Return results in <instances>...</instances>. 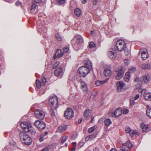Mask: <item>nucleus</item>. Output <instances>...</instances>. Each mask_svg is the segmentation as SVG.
Here are the masks:
<instances>
[{"label": "nucleus", "mask_w": 151, "mask_h": 151, "mask_svg": "<svg viewBox=\"0 0 151 151\" xmlns=\"http://www.w3.org/2000/svg\"><path fill=\"white\" fill-rule=\"evenodd\" d=\"M83 42V39L80 35L75 36L71 40V43L74 49L78 50L79 49L81 44Z\"/></svg>", "instance_id": "1"}, {"label": "nucleus", "mask_w": 151, "mask_h": 151, "mask_svg": "<svg viewBox=\"0 0 151 151\" xmlns=\"http://www.w3.org/2000/svg\"><path fill=\"white\" fill-rule=\"evenodd\" d=\"M19 136L20 140L23 143L27 145H30L32 144V139L26 133L21 132L19 133Z\"/></svg>", "instance_id": "2"}, {"label": "nucleus", "mask_w": 151, "mask_h": 151, "mask_svg": "<svg viewBox=\"0 0 151 151\" xmlns=\"http://www.w3.org/2000/svg\"><path fill=\"white\" fill-rule=\"evenodd\" d=\"M90 72V69L86 66H82L79 68L78 70V75L81 77H84Z\"/></svg>", "instance_id": "3"}, {"label": "nucleus", "mask_w": 151, "mask_h": 151, "mask_svg": "<svg viewBox=\"0 0 151 151\" xmlns=\"http://www.w3.org/2000/svg\"><path fill=\"white\" fill-rule=\"evenodd\" d=\"M126 47L125 42L122 40H119L117 42L114 48L116 50L119 51H121L123 50L124 47Z\"/></svg>", "instance_id": "4"}, {"label": "nucleus", "mask_w": 151, "mask_h": 151, "mask_svg": "<svg viewBox=\"0 0 151 151\" xmlns=\"http://www.w3.org/2000/svg\"><path fill=\"white\" fill-rule=\"evenodd\" d=\"M49 103L52 108H57L58 104V99L55 96H51L49 99Z\"/></svg>", "instance_id": "5"}, {"label": "nucleus", "mask_w": 151, "mask_h": 151, "mask_svg": "<svg viewBox=\"0 0 151 151\" xmlns=\"http://www.w3.org/2000/svg\"><path fill=\"white\" fill-rule=\"evenodd\" d=\"M35 126L40 130H43L46 128L45 123L42 121L36 120L34 122Z\"/></svg>", "instance_id": "6"}, {"label": "nucleus", "mask_w": 151, "mask_h": 151, "mask_svg": "<svg viewBox=\"0 0 151 151\" xmlns=\"http://www.w3.org/2000/svg\"><path fill=\"white\" fill-rule=\"evenodd\" d=\"M64 116L67 119H70L74 116V112L72 109L68 108L67 110L65 111Z\"/></svg>", "instance_id": "7"}, {"label": "nucleus", "mask_w": 151, "mask_h": 151, "mask_svg": "<svg viewBox=\"0 0 151 151\" xmlns=\"http://www.w3.org/2000/svg\"><path fill=\"white\" fill-rule=\"evenodd\" d=\"M132 147L131 143L129 141H127L125 143L122 144L120 151H128Z\"/></svg>", "instance_id": "8"}, {"label": "nucleus", "mask_w": 151, "mask_h": 151, "mask_svg": "<svg viewBox=\"0 0 151 151\" xmlns=\"http://www.w3.org/2000/svg\"><path fill=\"white\" fill-rule=\"evenodd\" d=\"M124 68L123 66L120 67L118 69L117 71L115 70L116 72H117V75L116 76L115 78L117 80L121 79L124 74Z\"/></svg>", "instance_id": "9"}, {"label": "nucleus", "mask_w": 151, "mask_h": 151, "mask_svg": "<svg viewBox=\"0 0 151 151\" xmlns=\"http://www.w3.org/2000/svg\"><path fill=\"white\" fill-rule=\"evenodd\" d=\"M35 114L37 118L40 120L44 119L45 116L44 113L42 111L37 109L35 112Z\"/></svg>", "instance_id": "10"}, {"label": "nucleus", "mask_w": 151, "mask_h": 151, "mask_svg": "<svg viewBox=\"0 0 151 151\" xmlns=\"http://www.w3.org/2000/svg\"><path fill=\"white\" fill-rule=\"evenodd\" d=\"M63 73V70L61 67H57L54 70V74L56 76L61 78Z\"/></svg>", "instance_id": "11"}, {"label": "nucleus", "mask_w": 151, "mask_h": 151, "mask_svg": "<svg viewBox=\"0 0 151 151\" xmlns=\"http://www.w3.org/2000/svg\"><path fill=\"white\" fill-rule=\"evenodd\" d=\"M79 81L81 84V88L82 91L85 93H87L88 92V88L86 83L81 79Z\"/></svg>", "instance_id": "12"}, {"label": "nucleus", "mask_w": 151, "mask_h": 151, "mask_svg": "<svg viewBox=\"0 0 151 151\" xmlns=\"http://www.w3.org/2000/svg\"><path fill=\"white\" fill-rule=\"evenodd\" d=\"M140 53L141 54L142 58L144 60H146L148 58L149 55L146 49H141L139 52L138 55Z\"/></svg>", "instance_id": "13"}, {"label": "nucleus", "mask_w": 151, "mask_h": 151, "mask_svg": "<svg viewBox=\"0 0 151 151\" xmlns=\"http://www.w3.org/2000/svg\"><path fill=\"white\" fill-rule=\"evenodd\" d=\"M116 85L117 86L118 91L120 92L122 90L125 84L123 81H119L116 83Z\"/></svg>", "instance_id": "14"}, {"label": "nucleus", "mask_w": 151, "mask_h": 151, "mask_svg": "<svg viewBox=\"0 0 151 151\" xmlns=\"http://www.w3.org/2000/svg\"><path fill=\"white\" fill-rule=\"evenodd\" d=\"M140 127L142 129L143 132H147L150 130L148 125L145 124L144 123H142L140 124Z\"/></svg>", "instance_id": "15"}, {"label": "nucleus", "mask_w": 151, "mask_h": 151, "mask_svg": "<svg viewBox=\"0 0 151 151\" xmlns=\"http://www.w3.org/2000/svg\"><path fill=\"white\" fill-rule=\"evenodd\" d=\"M130 72H127L124 76V79L126 82H128L129 81L130 77V72H131L132 71H135L136 70V69L135 68L133 67L131 69H129Z\"/></svg>", "instance_id": "16"}, {"label": "nucleus", "mask_w": 151, "mask_h": 151, "mask_svg": "<svg viewBox=\"0 0 151 151\" xmlns=\"http://www.w3.org/2000/svg\"><path fill=\"white\" fill-rule=\"evenodd\" d=\"M31 124L28 122H24L21 123L20 125L21 127L24 130L28 129L29 126L31 125Z\"/></svg>", "instance_id": "17"}, {"label": "nucleus", "mask_w": 151, "mask_h": 151, "mask_svg": "<svg viewBox=\"0 0 151 151\" xmlns=\"http://www.w3.org/2000/svg\"><path fill=\"white\" fill-rule=\"evenodd\" d=\"M40 23V22H39L37 24V26L38 28V32H40V33L46 32L47 31V28L42 27V26H40L39 24Z\"/></svg>", "instance_id": "18"}, {"label": "nucleus", "mask_w": 151, "mask_h": 151, "mask_svg": "<svg viewBox=\"0 0 151 151\" xmlns=\"http://www.w3.org/2000/svg\"><path fill=\"white\" fill-rule=\"evenodd\" d=\"M63 53L62 52L61 50L58 49L56 51V52L54 56V58L55 59L57 58H60L63 56Z\"/></svg>", "instance_id": "19"}, {"label": "nucleus", "mask_w": 151, "mask_h": 151, "mask_svg": "<svg viewBox=\"0 0 151 151\" xmlns=\"http://www.w3.org/2000/svg\"><path fill=\"white\" fill-rule=\"evenodd\" d=\"M122 113L121 109L120 108H118L114 111V114L112 113V116L118 117Z\"/></svg>", "instance_id": "20"}, {"label": "nucleus", "mask_w": 151, "mask_h": 151, "mask_svg": "<svg viewBox=\"0 0 151 151\" xmlns=\"http://www.w3.org/2000/svg\"><path fill=\"white\" fill-rule=\"evenodd\" d=\"M27 130L28 132L32 135H35L36 133V131L35 128L32 127L31 124Z\"/></svg>", "instance_id": "21"}, {"label": "nucleus", "mask_w": 151, "mask_h": 151, "mask_svg": "<svg viewBox=\"0 0 151 151\" xmlns=\"http://www.w3.org/2000/svg\"><path fill=\"white\" fill-rule=\"evenodd\" d=\"M68 126L66 125L60 126L58 127L57 132L59 133L63 132L66 130Z\"/></svg>", "instance_id": "22"}, {"label": "nucleus", "mask_w": 151, "mask_h": 151, "mask_svg": "<svg viewBox=\"0 0 151 151\" xmlns=\"http://www.w3.org/2000/svg\"><path fill=\"white\" fill-rule=\"evenodd\" d=\"M108 57L110 58L114 59L115 58L116 54L115 53L114 51H109L108 54Z\"/></svg>", "instance_id": "23"}, {"label": "nucleus", "mask_w": 151, "mask_h": 151, "mask_svg": "<svg viewBox=\"0 0 151 151\" xmlns=\"http://www.w3.org/2000/svg\"><path fill=\"white\" fill-rule=\"evenodd\" d=\"M109 80V79L107 78L105 80L103 81H97L95 82V84L97 86H99L100 85L106 83Z\"/></svg>", "instance_id": "24"}, {"label": "nucleus", "mask_w": 151, "mask_h": 151, "mask_svg": "<svg viewBox=\"0 0 151 151\" xmlns=\"http://www.w3.org/2000/svg\"><path fill=\"white\" fill-rule=\"evenodd\" d=\"M145 100L151 101V93H147L145 95Z\"/></svg>", "instance_id": "25"}, {"label": "nucleus", "mask_w": 151, "mask_h": 151, "mask_svg": "<svg viewBox=\"0 0 151 151\" xmlns=\"http://www.w3.org/2000/svg\"><path fill=\"white\" fill-rule=\"evenodd\" d=\"M141 67L144 70L150 69L151 68L150 65L148 63H144L142 65Z\"/></svg>", "instance_id": "26"}, {"label": "nucleus", "mask_w": 151, "mask_h": 151, "mask_svg": "<svg viewBox=\"0 0 151 151\" xmlns=\"http://www.w3.org/2000/svg\"><path fill=\"white\" fill-rule=\"evenodd\" d=\"M111 71L110 69L107 68L105 69L104 70V73L106 76L107 77L109 76L111 74Z\"/></svg>", "instance_id": "27"}, {"label": "nucleus", "mask_w": 151, "mask_h": 151, "mask_svg": "<svg viewBox=\"0 0 151 151\" xmlns=\"http://www.w3.org/2000/svg\"><path fill=\"white\" fill-rule=\"evenodd\" d=\"M57 108H52L50 109V115L52 118H54L55 116V111L56 110Z\"/></svg>", "instance_id": "28"}, {"label": "nucleus", "mask_w": 151, "mask_h": 151, "mask_svg": "<svg viewBox=\"0 0 151 151\" xmlns=\"http://www.w3.org/2000/svg\"><path fill=\"white\" fill-rule=\"evenodd\" d=\"M74 13L77 17H79L81 14V12L80 9L76 8L74 10Z\"/></svg>", "instance_id": "29"}, {"label": "nucleus", "mask_w": 151, "mask_h": 151, "mask_svg": "<svg viewBox=\"0 0 151 151\" xmlns=\"http://www.w3.org/2000/svg\"><path fill=\"white\" fill-rule=\"evenodd\" d=\"M150 76L148 75H145L143 77V80L145 83H147L150 81Z\"/></svg>", "instance_id": "30"}, {"label": "nucleus", "mask_w": 151, "mask_h": 151, "mask_svg": "<svg viewBox=\"0 0 151 151\" xmlns=\"http://www.w3.org/2000/svg\"><path fill=\"white\" fill-rule=\"evenodd\" d=\"M129 135L131 137H132L134 135L136 136L139 135V133L136 130H132L129 134Z\"/></svg>", "instance_id": "31"}, {"label": "nucleus", "mask_w": 151, "mask_h": 151, "mask_svg": "<svg viewBox=\"0 0 151 151\" xmlns=\"http://www.w3.org/2000/svg\"><path fill=\"white\" fill-rule=\"evenodd\" d=\"M85 65L86 68H88L90 69V68L91 67V61L89 60H87L85 62Z\"/></svg>", "instance_id": "32"}, {"label": "nucleus", "mask_w": 151, "mask_h": 151, "mask_svg": "<svg viewBox=\"0 0 151 151\" xmlns=\"http://www.w3.org/2000/svg\"><path fill=\"white\" fill-rule=\"evenodd\" d=\"M91 110L89 109H86L84 114V116L87 119L90 113L91 112Z\"/></svg>", "instance_id": "33"}, {"label": "nucleus", "mask_w": 151, "mask_h": 151, "mask_svg": "<svg viewBox=\"0 0 151 151\" xmlns=\"http://www.w3.org/2000/svg\"><path fill=\"white\" fill-rule=\"evenodd\" d=\"M36 5L35 3H32V4L31 6L30 9V12L31 13H32L35 11L36 7Z\"/></svg>", "instance_id": "34"}, {"label": "nucleus", "mask_w": 151, "mask_h": 151, "mask_svg": "<svg viewBox=\"0 0 151 151\" xmlns=\"http://www.w3.org/2000/svg\"><path fill=\"white\" fill-rule=\"evenodd\" d=\"M112 123L111 119H106L104 121V123L105 125L107 127L109 126Z\"/></svg>", "instance_id": "35"}, {"label": "nucleus", "mask_w": 151, "mask_h": 151, "mask_svg": "<svg viewBox=\"0 0 151 151\" xmlns=\"http://www.w3.org/2000/svg\"><path fill=\"white\" fill-rule=\"evenodd\" d=\"M123 50L124 51L126 55L128 56L129 54L130 51L127 47H124Z\"/></svg>", "instance_id": "36"}, {"label": "nucleus", "mask_w": 151, "mask_h": 151, "mask_svg": "<svg viewBox=\"0 0 151 151\" xmlns=\"http://www.w3.org/2000/svg\"><path fill=\"white\" fill-rule=\"evenodd\" d=\"M146 112L147 115L151 118V108H148L146 110Z\"/></svg>", "instance_id": "37"}, {"label": "nucleus", "mask_w": 151, "mask_h": 151, "mask_svg": "<svg viewBox=\"0 0 151 151\" xmlns=\"http://www.w3.org/2000/svg\"><path fill=\"white\" fill-rule=\"evenodd\" d=\"M42 85L40 81L38 80L36 81V85L37 88H40L41 85Z\"/></svg>", "instance_id": "38"}, {"label": "nucleus", "mask_w": 151, "mask_h": 151, "mask_svg": "<svg viewBox=\"0 0 151 151\" xmlns=\"http://www.w3.org/2000/svg\"><path fill=\"white\" fill-rule=\"evenodd\" d=\"M55 37L57 40H58L59 41H61L62 40V38L61 37L60 35H59V34H56L55 35Z\"/></svg>", "instance_id": "39"}, {"label": "nucleus", "mask_w": 151, "mask_h": 151, "mask_svg": "<svg viewBox=\"0 0 151 151\" xmlns=\"http://www.w3.org/2000/svg\"><path fill=\"white\" fill-rule=\"evenodd\" d=\"M65 2V0H57V2L59 5H61L64 4Z\"/></svg>", "instance_id": "40"}, {"label": "nucleus", "mask_w": 151, "mask_h": 151, "mask_svg": "<svg viewBox=\"0 0 151 151\" xmlns=\"http://www.w3.org/2000/svg\"><path fill=\"white\" fill-rule=\"evenodd\" d=\"M95 129V127L94 126L92 127L89 128L88 130V132L89 133H91L93 132Z\"/></svg>", "instance_id": "41"}, {"label": "nucleus", "mask_w": 151, "mask_h": 151, "mask_svg": "<svg viewBox=\"0 0 151 151\" xmlns=\"http://www.w3.org/2000/svg\"><path fill=\"white\" fill-rule=\"evenodd\" d=\"M131 129L129 127H126L125 128V132L126 133H129V134L131 132Z\"/></svg>", "instance_id": "42"}, {"label": "nucleus", "mask_w": 151, "mask_h": 151, "mask_svg": "<svg viewBox=\"0 0 151 151\" xmlns=\"http://www.w3.org/2000/svg\"><path fill=\"white\" fill-rule=\"evenodd\" d=\"M67 137L66 136L63 137L62 138L61 140V143L62 144H63L67 140Z\"/></svg>", "instance_id": "43"}, {"label": "nucleus", "mask_w": 151, "mask_h": 151, "mask_svg": "<svg viewBox=\"0 0 151 151\" xmlns=\"http://www.w3.org/2000/svg\"><path fill=\"white\" fill-rule=\"evenodd\" d=\"M134 100L133 99H130V107H132L134 104Z\"/></svg>", "instance_id": "44"}, {"label": "nucleus", "mask_w": 151, "mask_h": 151, "mask_svg": "<svg viewBox=\"0 0 151 151\" xmlns=\"http://www.w3.org/2000/svg\"><path fill=\"white\" fill-rule=\"evenodd\" d=\"M69 50V48L67 47H65L63 48V53H67Z\"/></svg>", "instance_id": "45"}, {"label": "nucleus", "mask_w": 151, "mask_h": 151, "mask_svg": "<svg viewBox=\"0 0 151 151\" xmlns=\"http://www.w3.org/2000/svg\"><path fill=\"white\" fill-rule=\"evenodd\" d=\"M46 80L45 78L43 77L42 79V85H44L45 84L46 82Z\"/></svg>", "instance_id": "46"}, {"label": "nucleus", "mask_w": 151, "mask_h": 151, "mask_svg": "<svg viewBox=\"0 0 151 151\" xmlns=\"http://www.w3.org/2000/svg\"><path fill=\"white\" fill-rule=\"evenodd\" d=\"M122 112L124 114H127L128 113L129 110L127 109H123L122 111Z\"/></svg>", "instance_id": "47"}, {"label": "nucleus", "mask_w": 151, "mask_h": 151, "mask_svg": "<svg viewBox=\"0 0 151 151\" xmlns=\"http://www.w3.org/2000/svg\"><path fill=\"white\" fill-rule=\"evenodd\" d=\"M89 47L90 48H92L93 47H95V45L94 43L93 42H91L89 45Z\"/></svg>", "instance_id": "48"}, {"label": "nucleus", "mask_w": 151, "mask_h": 151, "mask_svg": "<svg viewBox=\"0 0 151 151\" xmlns=\"http://www.w3.org/2000/svg\"><path fill=\"white\" fill-rule=\"evenodd\" d=\"M60 62L58 61H57L56 62H55L53 66V68H55L56 67H57L59 64Z\"/></svg>", "instance_id": "49"}, {"label": "nucleus", "mask_w": 151, "mask_h": 151, "mask_svg": "<svg viewBox=\"0 0 151 151\" xmlns=\"http://www.w3.org/2000/svg\"><path fill=\"white\" fill-rule=\"evenodd\" d=\"M89 137H90V139H94L96 137V134H93L92 135H89Z\"/></svg>", "instance_id": "50"}, {"label": "nucleus", "mask_w": 151, "mask_h": 151, "mask_svg": "<svg viewBox=\"0 0 151 151\" xmlns=\"http://www.w3.org/2000/svg\"><path fill=\"white\" fill-rule=\"evenodd\" d=\"M84 145V143L83 142L80 141L78 145V146L79 148H81Z\"/></svg>", "instance_id": "51"}, {"label": "nucleus", "mask_w": 151, "mask_h": 151, "mask_svg": "<svg viewBox=\"0 0 151 151\" xmlns=\"http://www.w3.org/2000/svg\"><path fill=\"white\" fill-rule=\"evenodd\" d=\"M139 94H137L135 97L134 98V100H137L139 98Z\"/></svg>", "instance_id": "52"}, {"label": "nucleus", "mask_w": 151, "mask_h": 151, "mask_svg": "<svg viewBox=\"0 0 151 151\" xmlns=\"http://www.w3.org/2000/svg\"><path fill=\"white\" fill-rule=\"evenodd\" d=\"M93 4L94 5H96L97 4V2L99 0H93Z\"/></svg>", "instance_id": "53"}, {"label": "nucleus", "mask_w": 151, "mask_h": 151, "mask_svg": "<svg viewBox=\"0 0 151 151\" xmlns=\"http://www.w3.org/2000/svg\"><path fill=\"white\" fill-rule=\"evenodd\" d=\"M49 149L47 147H45L42 149L41 151H49Z\"/></svg>", "instance_id": "54"}, {"label": "nucleus", "mask_w": 151, "mask_h": 151, "mask_svg": "<svg viewBox=\"0 0 151 151\" xmlns=\"http://www.w3.org/2000/svg\"><path fill=\"white\" fill-rule=\"evenodd\" d=\"M128 62H129L127 60H124V64L126 65H128V64H129Z\"/></svg>", "instance_id": "55"}, {"label": "nucleus", "mask_w": 151, "mask_h": 151, "mask_svg": "<svg viewBox=\"0 0 151 151\" xmlns=\"http://www.w3.org/2000/svg\"><path fill=\"white\" fill-rule=\"evenodd\" d=\"M91 139H90V137H89V136H87L85 138V141H87Z\"/></svg>", "instance_id": "56"}, {"label": "nucleus", "mask_w": 151, "mask_h": 151, "mask_svg": "<svg viewBox=\"0 0 151 151\" xmlns=\"http://www.w3.org/2000/svg\"><path fill=\"white\" fill-rule=\"evenodd\" d=\"M146 90L145 89H142V91L141 92V94L142 95H144L145 92Z\"/></svg>", "instance_id": "57"}, {"label": "nucleus", "mask_w": 151, "mask_h": 151, "mask_svg": "<svg viewBox=\"0 0 151 151\" xmlns=\"http://www.w3.org/2000/svg\"><path fill=\"white\" fill-rule=\"evenodd\" d=\"M73 147H76V142H73L72 143Z\"/></svg>", "instance_id": "58"}, {"label": "nucleus", "mask_w": 151, "mask_h": 151, "mask_svg": "<svg viewBox=\"0 0 151 151\" xmlns=\"http://www.w3.org/2000/svg\"><path fill=\"white\" fill-rule=\"evenodd\" d=\"M42 1V0H35L36 3H40Z\"/></svg>", "instance_id": "59"}, {"label": "nucleus", "mask_w": 151, "mask_h": 151, "mask_svg": "<svg viewBox=\"0 0 151 151\" xmlns=\"http://www.w3.org/2000/svg\"><path fill=\"white\" fill-rule=\"evenodd\" d=\"M4 1L9 3H11L13 1V0H4Z\"/></svg>", "instance_id": "60"}, {"label": "nucleus", "mask_w": 151, "mask_h": 151, "mask_svg": "<svg viewBox=\"0 0 151 151\" xmlns=\"http://www.w3.org/2000/svg\"><path fill=\"white\" fill-rule=\"evenodd\" d=\"M82 118H80L78 120V123L80 124L82 121Z\"/></svg>", "instance_id": "61"}, {"label": "nucleus", "mask_w": 151, "mask_h": 151, "mask_svg": "<svg viewBox=\"0 0 151 151\" xmlns=\"http://www.w3.org/2000/svg\"><path fill=\"white\" fill-rule=\"evenodd\" d=\"M44 140V138L43 137H40V139H39V141L40 142H42Z\"/></svg>", "instance_id": "62"}, {"label": "nucleus", "mask_w": 151, "mask_h": 151, "mask_svg": "<svg viewBox=\"0 0 151 151\" xmlns=\"http://www.w3.org/2000/svg\"><path fill=\"white\" fill-rule=\"evenodd\" d=\"M93 151H99V150L98 148H95L93 150Z\"/></svg>", "instance_id": "63"}, {"label": "nucleus", "mask_w": 151, "mask_h": 151, "mask_svg": "<svg viewBox=\"0 0 151 151\" xmlns=\"http://www.w3.org/2000/svg\"><path fill=\"white\" fill-rule=\"evenodd\" d=\"M76 149V147H73L71 148V151H75Z\"/></svg>", "instance_id": "64"}]
</instances>
